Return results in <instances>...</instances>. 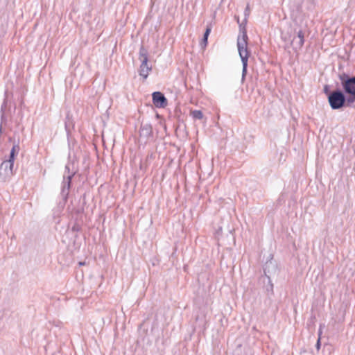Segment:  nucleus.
I'll return each mask as SVG.
<instances>
[{
	"label": "nucleus",
	"instance_id": "nucleus-12",
	"mask_svg": "<svg viewBox=\"0 0 355 355\" xmlns=\"http://www.w3.org/2000/svg\"><path fill=\"white\" fill-rule=\"evenodd\" d=\"M19 149V147L18 145H14L10 152L9 157L7 160L14 163L15 156L18 153Z\"/></svg>",
	"mask_w": 355,
	"mask_h": 355
},
{
	"label": "nucleus",
	"instance_id": "nucleus-3",
	"mask_svg": "<svg viewBox=\"0 0 355 355\" xmlns=\"http://www.w3.org/2000/svg\"><path fill=\"white\" fill-rule=\"evenodd\" d=\"M248 37L245 25L241 24L239 25V35L237 37V48L241 60H243L244 57L248 60L250 56V51L248 49Z\"/></svg>",
	"mask_w": 355,
	"mask_h": 355
},
{
	"label": "nucleus",
	"instance_id": "nucleus-2",
	"mask_svg": "<svg viewBox=\"0 0 355 355\" xmlns=\"http://www.w3.org/2000/svg\"><path fill=\"white\" fill-rule=\"evenodd\" d=\"M341 89L349 97V100L355 102V76L345 72L338 74Z\"/></svg>",
	"mask_w": 355,
	"mask_h": 355
},
{
	"label": "nucleus",
	"instance_id": "nucleus-9",
	"mask_svg": "<svg viewBox=\"0 0 355 355\" xmlns=\"http://www.w3.org/2000/svg\"><path fill=\"white\" fill-rule=\"evenodd\" d=\"M277 270V263L271 260L267 261L263 266V272L266 277H270Z\"/></svg>",
	"mask_w": 355,
	"mask_h": 355
},
{
	"label": "nucleus",
	"instance_id": "nucleus-4",
	"mask_svg": "<svg viewBox=\"0 0 355 355\" xmlns=\"http://www.w3.org/2000/svg\"><path fill=\"white\" fill-rule=\"evenodd\" d=\"M139 60L141 61L139 67V75L144 79L148 76L149 72L152 70V67L148 64V50L141 45L139 51Z\"/></svg>",
	"mask_w": 355,
	"mask_h": 355
},
{
	"label": "nucleus",
	"instance_id": "nucleus-8",
	"mask_svg": "<svg viewBox=\"0 0 355 355\" xmlns=\"http://www.w3.org/2000/svg\"><path fill=\"white\" fill-rule=\"evenodd\" d=\"M14 163L7 159L4 160L0 165V174L3 175L5 178L10 177L13 175Z\"/></svg>",
	"mask_w": 355,
	"mask_h": 355
},
{
	"label": "nucleus",
	"instance_id": "nucleus-1",
	"mask_svg": "<svg viewBox=\"0 0 355 355\" xmlns=\"http://www.w3.org/2000/svg\"><path fill=\"white\" fill-rule=\"evenodd\" d=\"M328 102L332 110H340L351 107L354 103L340 88H336L329 95Z\"/></svg>",
	"mask_w": 355,
	"mask_h": 355
},
{
	"label": "nucleus",
	"instance_id": "nucleus-18",
	"mask_svg": "<svg viewBox=\"0 0 355 355\" xmlns=\"http://www.w3.org/2000/svg\"><path fill=\"white\" fill-rule=\"evenodd\" d=\"M71 230L73 232H79L80 230V227L78 224H74Z\"/></svg>",
	"mask_w": 355,
	"mask_h": 355
},
{
	"label": "nucleus",
	"instance_id": "nucleus-14",
	"mask_svg": "<svg viewBox=\"0 0 355 355\" xmlns=\"http://www.w3.org/2000/svg\"><path fill=\"white\" fill-rule=\"evenodd\" d=\"M248 60L246 59L245 57L243 58V60H241L242 62V65H243V69H242V80H243L245 78V76H246L247 74V71H248Z\"/></svg>",
	"mask_w": 355,
	"mask_h": 355
},
{
	"label": "nucleus",
	"instance_id": "nucleus-10",
	"mask_svg": "<svg viewBox=\"0 0 355 355\" xmlns=\"http://www.w3.org/2000/svg\"><path fill=\"white\" fill-rule=\"evenodd\" d=\"M139 135L141 137L146 139L151 137L153 136V128L151 124L148 123H141L139 130Z\"/></svg>",
	"mask_w": 355,
	"mask_h": 355
},
{
	"label": "nucleus",
	"instance_id": "nucleus-13",
	"mask_svg": "<svg viewBox=\"0 0 355 355\" xmlns=\"http://www.w3.org/2000/svg\"><path fill=\"white\" fill-rule=\"evenodd\" d=\"M190 115L195 120H197V119L200 120V119H202L204 117V114L202 112V111L198 110H191Z\"/></svg>",
	"mask_w": 355,
	"mask_h": 355
},
{
	"label": "nucleus",
	"instance_id": "nucleus-6",
	"mask_svg": "<svg viewBox=\"0 0 355 355\" xmlns=\"http://www.w3.org/2000/svg\"><path fill=\"white\" fill-rule=\"evenodd\" d=\"M304 43V33L302 30H295V35L291 40V46L294 51L300 50Z\"/></svg>",
	"mask_w": 355,
	"mask_h": 355
},
{
	"label": "nucleus",
	"instance_id": "nucleus-11",
	"mask_svg": "<svg viewBox=\"0 0 355 355\" xmlns=\"http://www.w3.org/2000/svg\"><path fill=\"white\" fill-rule=\"evenodd\" d=\"M211 31V24H208L206 27L205 31L203 35V37L200 42V46L202 48L206 47L208 42V37Z\"/></svg>",
	"mask_w": 355,
	"mask_h": 355
},
{
	"label": "nucleus",
	"instance_id": "nucleus-7",
	"mask_svg": "<svg viewBox=\"0 0 355 355\" xmlns=\"http://www.w3.org/2000/svg\"><path fill=\"white\" fill-rule=\"evenodd\" d=\"M153 103L156 107L164 108L167 106L168 101L161 92H154L152 94Z\"/></svg>",
	"mask_w": 355,
	"mask_h": 355
},
{
	"label": "nucleus",
	"instance_id": "nucleus-19",
	"mask_svg": "<svg viewBox=\"0 0 355 355\" xmlns=\"http://www.w3.org/2000/svg\"><path fill=\"white\" fill-rule=\"evenodd\" d=\"M6 107V102H4L3 103V105H1V119H3L4 117V108Z\"/></svg>",
	"mask_w": 355,
	"mask_h": 355
},
{
	"label": "nucleus",
	"instance_id": "nucleus-5",
	"mask_svg": "<svg viewBox=\"0 0 355 355\" xmlns=\"http://www.w3.org/2000/svg\"><path fill=\"white\" fill-rule=\"evenodd\" d=\"M76 172H70L69 165L67 164L64 168V174L63 175V181L61 189V196L64 200H67L73 177L75 175Z\"/></svg>",
	"mask_w": 355,
	"mask_h": 355
},
{
	"label": "nucleus",
	"instance_id": "nucleus-15",
	"mask_svg": "<svg viewBox=\"0 0 355 355\" xmlns=\"http://www.w3.org/2000/svg\"><path fill=\"white\" fill-rule=\"evenodd\" d=\"M268 279V283L265 286L266 291L269 293L273 294V284H272L270 277H266Z\"/></svg>",
	"mask_w": 355,
	"mask_h": 355
},
{
	"label": "nucleus",
	"instance_id": "nucleus-20",
	"mask_svg": "<svg viewBox=\"0 0 355 355\" xmlns=\"http://www.w3.org/2000/svg\"><path fill=\"white\" fill-rule=\"evenodd\" d=\"M320 346H321V342H320V338L319 337L317 340V343L315 344V347L318 350H319L320 348Z\"/></svg>",
	"mask_w": 355,
	"mask_h": 355
},
{
	"label": "nucleus",
	"instance_id": "nucleus-17",
	"mask_svg": "<svg viewBox=\"0 0 355 355\" xmlns=\"http://www.w3.org/2000/svg\"><path fill=\"white\" fill-rule=\"evenodd\" d=\"M245 19H244V23L246 24L247 22V17L249 15V13H250V9H249V6H247L245 10Z\"/></svg>",
	"mask_w": 355,
	"mask_h": 355
},
{
	"label": "nucleus",
	"instance_id": "nucleus-16",
	"mask_svg": "<svg viewBox=\"0 0 355 355\" xmlns=\"http://www.w3.org/2000/svg\"><path fill=\"white\" fill-rule=\"evenodd\" d=\"M323 92L327 96V99L329 98V95L332 93V91L330 89V86L329 85H325L323 88Z\"/></svg>",
	"mask_w": 355,
	"mask_h": 355
},
{
	"label": "nucleus",
	"instance_id": "nucleus-21",
	"mask_svg": "<svg viewBox=\"0 0 355 355\" xmlns=\"http://www.w3.org/2000/svg\"><path fill=\"white\" fill-rule=\"evenodd\" d=\"M79 264H80V266H83V265H84V264H85V263H84V262H80V263H79Z\"/></svg>",
	"mask_w": 355,
	"mask_h": 355
}]
</instances>
